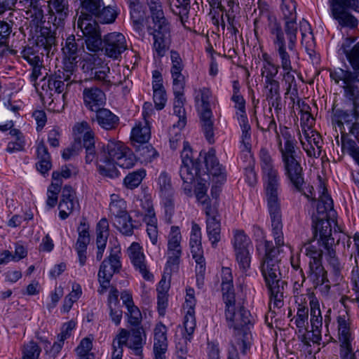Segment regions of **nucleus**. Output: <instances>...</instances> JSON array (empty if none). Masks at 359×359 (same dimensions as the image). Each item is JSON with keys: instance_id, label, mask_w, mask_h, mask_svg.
Returning a JSON list of instances; mask_svg holds the SVG:
<instances>
[{"instance_id": "1a4fd4ad", "label": "nucleus", "mask_w": 359, "mask_h": 359, "mask_svg": "<svg viewBox=\"0 0 359 359\" xmlns=\"http://www.w3.org/2000/svg\"><path fill=\"white\" fill-rule=\"evenodd\" d=\"M203 160L205 163V169H203V171L208 180L210 179L209 175H211L215 183L211 188V196L212 198L217 199L222 190L221 187L226 181L225 169L219 164L214 149H210L208 153L204 154Z\"/></svg>"}, {"instance_id": "72a5a7b5", "label": "nucleus", "mask_w": 359, "mask_h": 359, "mask_svg": "<svg viewBox=\"0 0 359 359\" xmlns=\"http://www.w3.org/2000/svg\"><path fill=\"white\" fill-rule=\"evenodd\" d=\"M203 169H205V167L200 166V172L196 173V170L191 166V164H182L180 175L184 184H191L195 178L197 179L198 177L205 175L203 171Z\"/></svg>"}, {"instance_id": "09e8293b", "label": "nucleus", "mask_w": 359, "mask_h": 359, "mask_svg": "<svg viewBox=\"0 0 359 359\" xmlns=\"http://www.w3.org/2000/svg\"><path fill=\"white\" fill-rule=\"evenodd\" d=\"M181 238L182 236L179 228L177 226H172L171 227L170 237L169 238L168 243V252L181 250Z\"/></svg>"}, {"instance_id": "ddd939ff", "label": "nucleus", "mask_w": 359, "mask_h": 359, "mask_svg": "<svg viewBox=\"0 0 359 359\" xmlns=\"http://www.w3.org/2000/svg\"><path fill=\"white\" fill-rule=\"evenodd\" d=\"M81 69L91 79L108 83L110 69L104 60L96 54H88L82 60Z\"/></svg>"}, {"instance_id": "0e129e2a", "label": "nucleus", "mask_w": 359, "mask_h": 359, "mask_svg": "<svg viewBox=\"0 0 359 359\" xmlns=\"http://www.w3.org/2000/svg\"><path fill=\"white\" fill-rule=\"evenodd\" d=\"M128 322L133 326H137L142 321V314L140 309L135 305H132L127 308Z\"/></svg>"}, {"instance_id": "a878e982", "label": "nucleus", "mask_w": 359, "mask_h": 359, "mask_svg": "<svg viewBox=\"0 0 359 359\" xmlns=\"http://www.w3.org/2000/svg\"><path fill=\"white\" fill-rule=\"evenodd\" d=\"M129 345L128 348L133 349L135 354L138 356L142 355V348L146 342V334L142 326H135L128 331Z\"/></svg>"}, {"instance_id": "864d4df0", "label": "nucleus", "mask_w": 359, "mask_h": 359, "mask_svg": "<svg viewBox=\"0 0 359 359\" xmlns=\"http://www.w3.org/2000/svg\"><path fill=\"white\" fill-rule=\"evenodd\" d=\"M81 294V288L79 285L73 287V290L71 293H69L67 296L65 297L63 304V311L64 312H68L71 308L74 302H75Z\"/></svg>"}, {"instance_id": "603ef678", "label": "nucleus", "mask_w": 359, "mask_h": 359, "mask_svg": "<svg viewBox=\"0 0 359 359\" xmlns=\"http://www.w3.org/2000/svg\"><path fill=\"white\" fill-rule=\"evenodd\" d=\"M184 326L187 333V337L185 338V342H187V341L191 340L196 327L194 310L187 311V315L184 317Z\"/></svg>"}, {"instance_id": "39448f33", "label": "nucleus", "mask_w": 359, "mask_h": 359, "mask_svg": "<svg viewBox=\"0 0 359 359\" xmlns=\"http://www.w3.org/2000/svg\"><path fill=\"white\" fill-rule=\"evenodd\" d=\"M128 147L121 142L111 140L106 145H102L97 155V166L100 175L109 178H115L119 172L115 163L124 154Z\"/></svg>"}, {"instance_id": "b1692460", "label": "nucleus", "mask_w": 359, "mask_h": 359, "mask_svg": "<svg viewBox=\"0 0 359 359\" xmlns=\"http://www.w3.org/2000/svg\"><path fill=\"white\" fill-rule=\"evenodd\" d=\"M95 112V116H92L91 119L93 121H96L103 129L114 130L118 126L119 118L110 110L102 107Z\"/></svg>"}, {"instance_id": "6e6d98bb", "label": "nucleus", "mask_w": 359, "mask_h": 359, "mask_svg": "<svg viewBox=\"0 0 359 359\" xmlns=\"http://www.w3.org/2000/svg\"><path fill=\"white\" fill-rule=\"evenodd\" d=\"M344 96L348 100H359V81H354L351 86H343Z\"/></svg>"}, {"instance_id": "37998d69", "label": "nucleus", "mask_w": 359, "mask_h": 359, "mask_svg": "<svg viewBox=\"0 0 359 359\" xmlns=\"http://www.w3.org/2000/svg\"><path fill=\"white\" fill-rule=\"evenodd\" d=\"M197 184L195 188V194L197 200L202 204H208L209 196L207 195V191L209 183H207L208 178H203L202 176L197 178Z\"/></svg>"}, {"instance_id": "58836bf2", "label": "nucleus", "mask_w": 359, "mask_h": 359, "mask_svg": "<svg viewBox=\"0 0 359 359\" xmlns=\"http://www.w3.org/2000/svg\"><path fill=\"white\" fill-rule=\"evenodd\" d=\"M130 14L134 29L136 32L142 31L144 20V11L142 4H136V6L130 7Z\"/></svg>"}, {"instance_id": "f8f14e48", "label": "nucleus", "mask_w": 359, "mask_h": 359, "mask_svg": "<svg viewBox=\"0 0 359 359\" xmlns=\"http://www.w3.org/2000/svg\"><path fill=\"white\" fill-rule=\"evenodd\" d=\"M119 253V250L111 249L110 255L102 262L100 266L98 281L100 288L97 292L100 294L107 291L114 274L120 272L122 265L118 256Z\"/></svg>"}, {"instance_id": "c9c22d12", "label": "nucleus", "mask_w": 359, "mask_h": 359, "mask_svg": "<svg viewBox=\"0 0 359 359\" xmlns=\"http://www.w3.org/2000/svg\"><path fill=\"white\" fill-rule=\"evenodd\" d=\"M151 137L150 128L147 126L140 125L133 128L131 132L130 140L133 143L142 144L147 142Z\"/></svg>"}, {"instance_id": "052dcab7", "label": "nucleus", "mask_w": 359, "mask_h": 359, "mask_svg": "<svg viewBox=\"0 0 359 359\" xmlns=\"http://www.w3.org/2000/svg\"><path fill=\"white\" fill-rule=\"evenodd\" d=\"M222 291L225 306L235 303L236 300L233 283H222Z\"/></svg>"}, {"instance_id": "2eb2a0df", "label": "nucleus", "mask_w": 359, "mask_h": 359, "mask_svg": "<svg viewBox=\"0 0 359 359\" xmlns=\"http://www.w3.org/2000/svg\"><path fill=\"white\" fill-rule=\"evenodd\" d=\"M284 165L285 175L295 189L302 193L306 198H309L305 192L303 191L302 186L304 184L303 169L299 162L295 158H287L283 161Z\"/></svg>"}, {"instance_id": "9d476101", "label": "nucleus", "mask_w": 359, "mask_h": 359, "mask_svg": "<svg viewBox=\"0 0 359 359\" xmlns=\"http://www.w3.org/2000/svg\"><path fill=\"white\" fill-rule=\"evenodd\" d=\"M99 35L100 44L98 48L92 50L87 47L88 51L93 53L100 50L104 51L107 56L118 60L121 57V54L128 48L126 37L120 32L109 33L102 38L101 32L99 29Z\"/></svg>"}, {"instance_id": "a211bd4d", "label": "nucleus", "mask_w": 359, "mask_h": 359, "mask_svg": "<svg viewBox=\"0 0 359 359\" xmlns=\"http://www.w3.org/2000/svg\"><path fill=\"white\" fill-rule=\"evenodd\" d=\"M208 90L203 88L201 90V107L202 111L201 113V121L202 122V128L205 137L210 144L215 142L214 131H213V122L211 120L212 111L210 108V103L208 101Z\"/></svg>"}, {"instance_id": "2f4dec72", "label": "nucleus", "mask_w": 359, "mask_h": 359, "mask_svg": "<svg viewBox=\"0 0 359 359\" xmlns=\"http://www.w3.org/2000/svg\"><path fill=\"white\" fill-rule=\"evenodd\" d=\"M206 223L209 240L211 241L212 247L215 248L221 238L219 220L216 218V216L213 215L207 219Z\"/></svg>"}, {"instance_id": "7c9ffc66", "label": "nucleus", "mask_w": 359, "mask_h": 359, "mask_svg": "<svg viewBox=\"0 0 359 359\" xmlns=\"http://www.w3.org/2000/svg\"><path fill=\"white\" fill-rule=\"evenodd\" d=\"M75 191L70 185H65L62 189L61 199L58 205V208H65V205L67 203H70V206L67 207V210L70 212L79 208V202L74 201Z\"/></svg>"}, {"instance_id": "4c0bfd02", "label": "nucleus", "mask_w": 359, "mask_h": 359, "mask_svg": "<svg viewBox=\"0 0 359 359\" xmlns=\"http://www.w3.org/2000/svg\"><path fill=\"white\" fill-rule=\"evenodd\" d=\"M36 47H25L21 52L22 57L25 59L32 67L36 65H41L43 62L42 55L39 52L40 49L36 50Z\"/></svg>"}, {"instance_id": "bb28decb", "label": "nucleus", "mask_w": 359, "mask_h": 359, "mask_svg": "<svg viewBox=\"0 0 359 359\" xmlns=\"http://www.w3.org/2000/svg\"><path fill=\"white\" fill-rule=\"evenodd\" d=\"M282 277L266 282V285L269 291L270 299L273 301L274 306L280 308L283 304V292L287 283L283 280Z\"/></svg>"}, {"instance_id": "9b49d317", "label": "nucleus", "mask_w": 359, "mask_h": 359, "mask_svg": "<svg viewBox=\"0 0 359 359\" xmlns=\"http://www.w3.org/2000/svg\"><path fill=\"white\" fill-rule=\"evenodd\" d=\"M264 248L265 255L261 263V272L265 283H269L281 277L279 266L280 259L278 257L280 250L278 247H274L271 242L267 241L264 243Z\"/></svg>"}, {"instance_id": "4468645a", "label": "nucleus", "mask_w": 359, "mask_h": 359, "mask_svg": "<svg viewBox=\"0 0 359 359\" xmlns=\"http://www.w3.org/2000/svg\"><path fill=\"white\" fill-rule=\"evenodd\" d=\"M233 247L239 268L243 271H247L250 267L251 256L250 249L252 248V246L249 238L243 231H236Z\"/></svg>"}, {"instance_id": "774afa93", "label": "nucleus", "mask_w": 359, "mask_h": 359, "mask_svg": "<svg viewBox=\"0 0 359 359\" xmlns=\"http://www.w3.org/2000/svg\"><path fill=\"white\" fill-rule=\"evenodd\" d=\"M81 149V140H75L74 142L72 144L70 147H68L63 151L62 156L65 161H67L70 159L72 156L77 155Z\"/></svg>"}, {"instance_id": "aec40b11", "label": "nucleus", "mask_w": 359, "mask_h": 359, "mask_svg": "<svg viewBox=\"0 0 359 359\" xmlns=\"http://www.w3.org/2000/svg\"><path fill=\"white\" fill-rule=\"evenodd\" d=\"M167 327L161 322L156 324L154 330V359H166L168 350Z\"/></svg>"}, {"instance_id": "c756f323", "label": "nucleus", "mask_w": 359, "mask_h": 359, "mask_svg": "<svg viewBox=\"0 0 359 359\" xmlns=\"http://www.w3.org/2000/svg\"><path fill=\"white\" fill-rule=\"evenodd\" d=\"M133 147L136 154L142 161L151 162L158 156L157 151L151 144H148V142L142 144L133 143Z\"/></svg>"}, {"instance_id": "20e7f679", "label": "nucleus", "mask_w": 359, "mask_h": 359, "mask_svg": "<svg viewBox=\"0 0 359 359\" xmlns=\"http://www.w3.org/2000/svg\"><path fill=\"white\" fill-rule=\"evenodd\" d=\"M80 15L78 18L77 26L82 34L86 36L87 47L92 50L98 48L100 44L99 37V25L93 20L97 12L103 6V0H79Z\"/></svg>"}, {"instance_id": "412c9836", "label": "nucleus", "mask_w": 359, "mask_h": 359, "mask_svg": "<svg viewBox=\"0 0 359 359\" xmlns=\"http://www.w3.org/2000/svg\"><path fill=\"white\" fill-rule=\"evenodd\" d=\"M322 194L318 202L316 207V213L312 215V222L322 221L323 219H330L333 216L334 211L333 209V201L327 194L326 187H322Z\"/></svg>"}, {"instance_id": "423d86ee", "label": "nucleus", "mask_w": 359, "mask_h": 359, "mask_svg": "<svg viewBox=\"0 0 359 359\" xmlns=\"http://www.w3.org/2000/svg\"><path fill=\"white\" fill-rule=\"evenodd\" d=\"M331 17L341 28L355 29L359 20L351 11L359 13V0H328Z\"/></svg>"}, {"instance_id": "49530a36", "label": "nucleus", "mask_w": 359, "mask_h": 359, "mask_svg": "<svg viewBox=\"0 0 359 359\" xmlns=\"http://www.w3.org/2000/svg\"><path fill=\"white\" fill-rule=\"evenodd\" d=\"M39 1L40 0H26L28 7L32 9V17H34L33 21L37 26L44 23V21H43V11L39 5Z\"/></svg>"}, {"instance_id": "f704fd0d", "label": "nucleus", "mask_w": 359, "mask_h": 359, "mask_svg": "<svg viewBox=\"0 0 359 359\" xmlns=\"http://www.w3.org/2000/svg\"><path fill=\"white\" fill-rule=\"evenodd\" d=\"M118 16V12L114 7L111 6H103L97 12L94 17L97 22H99L102 24H111L113 23Z\"/></svg>"}, {"instance_id": "6ab92c4d", "label": "nucleus", "mask_w": 359, "mask_h": 359, "mask_svg": "<svg viewBox=\"0 0 359 359\" xmlns=\"http://www.w3.org/2000/svg\"><path fill=\"white\" fill-rule=\"evenodd\" d=\"M86 41V36L83 34L82 37L80 36L76 37L74 34L68 36L62 48L63 57L71 60H80V57L84 52V44L87 46Z\"/></svg>"}, {"instance_id": "dca6fc26", "label": "nucleus", "mask_w": 359, "mask_h": 359, "mask_svg": "<svg viewBox=\"0 0 359 359\" xmlns=\"http://www.w3.org/2000/svg\"><path fill=\"white\" fill-rule=\"evenodd\" d=\"M48 7V23L55 28H63L69 12L68 0H49Z\"/></svg>"}, {"instance_id": "bf43d9fd", "label": "nucleus", "mask_w": 359, "mask_h": 359, "mask_svg": "<svg viewBox=\"0 0 359 359\" xmlns=\"http://www.w3.org/2000/svg\"><path fill=\"white\" fill-rule=\"evenodd\" d=\"M61 76L51 75L48 79V87L50 90H55L58 94L62 93L65 88L64 81H61Z\"/></svg>"}, {"instance_id": "a18cd8bd", "label": "nucleus", "mask_w": 359, "mask_h": 359, "mask_svg": "<svg viewBox=\"0 0 359 359\" xmlns=\"http://www.w3.org/2000/svg\"><path fill=\"white\" fill-rule=\"evenodd\" d=\"M116 198H118L117 196L111 195V201L109 204V211L114 216V219L121 217L125 214H128L126 211V201Z\"/></svg>"}, {"instance_id": "393cba45", "label": "nucleus", "mask_w": 359, "mask_h": 359, "mask_svg": "<svg viewBox=\"0 0 359 359\" xmlns=\"http://www.w3.org/2000/svg\"><path fill=\"white\" fill-rule=\"evenodd\" d=\"M311 226L313 239H316L319 234V239L318 241L320 245L326 243L327 241L334 243V238L332 236L330 219H323L320 222H312Z\"/></svg>"}, {"instance_id": "ea45409f", "label": "nucleus", "mask_w": 359, "mask_h": 359, "mask_svg": "<svg viewBox=\"0 0 359 359\" xmlns=\"http://www.w3.org/2000/svg\"><path fill=\"white\" fill-rule=\"evenodd\" d=\"M278 145L280 152L281 154L282 160L285 161L287 158L291 159V158H297V140L291 141L287 142H285L284 147L282 145V141L280 140V135H278Z\"/></svg>"}, {"instance_id": "4be33fe9", "label": "nucleus", "mask_w": 359, "mask_h": 359, "mask_svg": "<svg viewBox=\"0 0 359 359\" xmlns=\"http://www.w3.org/2000/svg\"><path fill=\"white\" fill-rule=\"evenodd\" d=\"M83 96L86 107L93 111L102 108L105 104V94L97 87L84 88Z\"/></svg>"}, {"instance_id": "e433bc0d", "label": "nucleus", "mask_w": 359, "mask_h": 359, "mask_svg": "<svg viewBox=\"0 0 359 359\" xmlns=\"http://www.w3.org/2000/svg\"><path fill=\"white\" fill-rule=\"evenodd\" d=\"M114 225L125 236H131L133 233L134 226L129 214H125L121 217L114 219Z\"/></svg>"}, {"instance_id": "f3484780", "label": "nucleus", "mask_w": 359, "mask_h": 359, "mask_svg": "<svg viewBox=\"0 0 359 359\" xmlns=\"http://www.w3.org/2000/svg\"><path fill=\"white\" fill-rule=\"evenodd\" d=\"M53 27L41 26L40 34L36 39V48L41 50V55H53L57 46L56 30Z\"/></svg>"}, {"instance_id": "0eeeda50", "label": "nucleus", "mask_w": 359, "mask_h": 359, "mask_svg": "<svg viewBox=\"0 0 359 359\" xmlns=\"http://www.w3.org/2000/svg\"><path fill=\"white\" fill-rule=\"evenodd\" d=\"M148 32L153 36V48L156 55L162 57L169 50L171 43L170 23L164 17L160 19L151 20V23L147 27Z\"/></svg>"}, {"instance_id": "7ed1b4c3", "label": "nucleus", "mask_w": 359, "mask_h": 359, "mask_svg": "<svg viewBox=\"0 0 359 359\" xmlns=\"http://www.w3.org/2000/svg\"><path fill=\"white\" fill-rule=\"evenodd\" d=\"M268 19L269 21V29L272 36L273 43L280 58L281 67L285 71L283 80L285 81L286 84H287L285 94L287 95L291 92V94L293 95H297V85L294 75L292 74V72H296V70H293L291 65L290 54L286 50L287 45H286L281 25L273 16H269Z\"/></svg>"}, {"instance_id": "5701e85b", "label": "nucleus", "mask_w": 359, "mask_h": 359, "mask_svg": "<svg viewBox=\"0 0 359 359\" xmlns=\"http://www.w3.org/2000/svg\"><path fill=\"white\" fill-rule=\"evenodd\" d=\"M141 250L142 248L139 243H133L128 248L129 257L135 268L139 270L145 280H149L153 278V275L147 269L144 255Z\"/></svg>"}, {"instance_id": "8fccbe9b", "label": "nucleus", "mask_w": 359, "mask_h": 359, "mask_svg": "<svg viewBox=\"0 0 359 359\" xmlns=\"http://www.w3.org/2000/svg\"><path fill=\"white\" fill-rule=\"evenodd\" d=\"M136 161V156L131 149L128 148L124 154L116 161L115 165H117L121 168L129 169L135 165Z\"/></svg>"}, {"instance_id": "de8ad7c7", "label": "nucleus", "mask_w": 359, "mask_h": 359, "mask_svg": "<svg viewBox=\"0 0 359 359\" xmlns=\"http://www.w3.org/2000/svg\"><path fill=\"white\" fill-rule=\"evenodd\" d=\"M158 184L159 186L161 196L174 194L170 177L165 172H162L160 174L158 178Z\"/></svg>"}, {"instance_id": "3c124183", "label": "nucleus", "mask_w": 359, "mask_h": 359, "mask_svg": "<svg viewBox=\"0 0 359 359\" xmlns=\"http://www.w3.org/2000/svg\"><path fill=\"white\" fill-rule=\"evenodd\" d=\"M63 79L64 81L70 79L71 76L78 69V62L79 60L69 59L68 57H63Z\"/></svg>"}, {"instance_id": "f03ea898", "label": "nucleus", "mask_w": 359, "mask_h": 359, "mask_svg": "<svg viewBox=\"0 0 359 359\" xmlns=\"http://www.w3.org/2000/svg\"><path fill=\"white\" fill-rule=\"evenodd\" d=\"M225 318L228 327L234 330L241 353L245 355L250 348V329L253 325L250 311L243 306L236 307L235 303H231L225 306Z\"/></svg>"}, {"instance_id": "5fc2aeb1", "label": "nucleus", "mask_w": 359, "mask_h": 359, "mask_svg": "<svg viewBox=\"0 0 359 359\" xmlns=\"http://www.w3.org/2000/svg\"><path fill=\"white\" fill-rule=\"evenodd\" d=\"M41 348L36 343L30 341L25 346L22 359H36L39 356Z\"/></svg>"}, {"instance_id": "473e14b6", "label": "nucleus", "mask_w": 359, "mask_h": 359, "mask_svg": "<svg viewBox=\"0 0 359 359\" xmlns=\"http://www.w3.org/2000/svg\"><path fill=\"white\" fill-rule=\"evenodd\" d=\"M354 41L355 39L346 38V41L341 46V50L345 54L350 65H355L359 62V41L351 48V44Z\"/></svg>"}, {"instance_id": "79ce46f5", "label": "nucleus", "mask_w": 359, "mask_h": 359, "mask_svg": "<svg viewBox=\"0 0 359 359\" xmlns=\"http://www.w3.org/2000/svg\"><path fill=\"white\" fill-rule=\"evenodd\" d=\"M311 325L313 332H320L319 328L322 327L323 318L318 301H311Z\"/></svg>"}, {"instance_id": "c03bdc74", "label": "nucleus", "mask_w": 359, "mask_h": 359, "mask_svg": "<svg viewBox=\"0 0 359 359\" xmlns=\"http://www.w3.org/2000/svg\"><path fill=\"white\" fill-rule=\"evenodd\" d=\"M146 175V171L144 169H140L137 171L130 172L124 178L123 183L125 186L130 189L137 187Z\"/></svg>"}, {"instance_id": "f257e3e1", "label": "nucleus", "mask_w": 359, "mask_h": 359, "mask_svg": "<svg viewBox=\"0 0 359 359\" xmlns=\"http://www.w3.org/2000/svg\"><path fill=\"white\" fill-rule=\"evenodd\" d=\"M259 156L263 177L265 180L264 192L272 232L276 245L282 246L284 242L280 199L278 196L280 182L278 171L274 168L272 158L266 148L260 149Z\"/></svg>"}, {"instance_id": "c85d7f7f", "label": "nucleus", "mask_w": 359, "mask_h": 359, "mask_svg": "<svg viewBox=\"0 0 359 359\" xmlns=\"http://www.w3.org/2000/svg\"><path fill=\"white\" fill-rule=\"evenodd\" d=\"M86 150V163H90L94 160L97 161V155L95 147L94 135L92 132H86L81 140V148Z\"/></svg>"}, {"instance_id": "338daca9", "label": "nucleus", "mask_w": 359, "mask_h": 359, "mask_svg": "<svg viewBox=\"0 0 359 359\" xmlns=\"http://www.w3.org/2000/svg\"><path fill=\"white\" fill-rule=\"evenodd\" d=\"M170 57L172 61L171 74L182 72L184 69V65L180 54L175 50H171Z\"/></svg>"}, {"instance_id": "13d9d810", "label": "nucleus", "mask_w": 359, "mask_h": 359, "mask_svg": "<svg viewBox=\"0 0 359 359\" xmlns=\"http://www.w3.org/2000/svg\"><path fill=\"white\" fill-rule=\"evenodd\" d=\"M342 148L346 149L359 165V147L356 142L351 139H348L346 141L342 140Z\"/></svg>"}, {"instance_id": "e2e57ef3", "label": "nucleus", "mask_w": 359, "mask_h": 359, "mask_svg": "<svg viewBox=\"0 0 359 359\" xmlns=\"http://www.w3.org/2000/svg\"><path fill=\"white\" fill-rule=\"evenodd\" d=\"M11 22V24L4 20H0V46H4L7 43L8 39L12 32L13 22Z\"/></svg>"}, {"instance_id": "4d7b16f0", "label": "nucleus", "mask_w": 359, "mask_h": 359, "mask_svg": "<svg viewBox=\"0 0 359 359\" xmlns=\"http://www.w3.org/2000/svg\"><path fill=\"white\" fill-rule=\"evenodd\" d=\"M348 72H350V70H344L340 69L339 72H330V78L334 80L337 84H338L340 81H342L344 84V86H351L352 83L354 82V80L348 79Z\"/></svg>"}, {"instance_id": "69168bd1", "label": "nucleus", "mask_w": 359, "mask_h": 359, "mask_svg": "<svg viewBox=\"0 0 359 359\" xmlns=\"http://www.w3.org/2000/svg\"><path fill=\"white\" fill-rule=\"evenodd\" d=\"M92 347V340L88 337H86L81 341L76 351L79 356L94 355L93 353H90Z\"/></svg>"}, {"instance_id": "6e6552de", "label": "nucleus", "mask_w": 359, "mask_h": 359, "mask_svg": "<svg viewBox=\"0 0 359 359\" xmlns=\"http://www.w3.org/2000/svg\"><path fill=\"white\" fill-rule=\"evenodd\" d=\"M297 3L292 0H283L281 10L283 15L284 25L281 26L284 32L287 48L290 52L294 50L297 43Z\"/></svg>"}, {"instance_id": "cd10ccee", "label": "nucleus", "mask_w": 359, "mask_h": 359, "mask_svg": "<svg viewBox=\"0 0 359 359\" xmlns=\"http://www.w3.org/2000/svg\"><path fill=\"white\" fill-rule=\"evenodd\" d=\"M309 277L316 285H323L328 283L327 272L322 264V260L314 259L310 260L309 263Z\"/></svg>"}, {"instance_id": "680f3d73", "label": "nucleus", "mask_w": 359, "mask_h": 359, "mask_svg": "<svg viewBox=\"0 0 359 359\" xmlns=\"http://www.w3.org/2000/svg\"><path fill=\"white\" fill-rule=\"evenodd\" d=\"M171 74L172 78L173 79V93H177L178 95H180L182 93H184V89L185 86V78L182 74V72L173 73Z\"/></svg>"}, {"instance_id": "a19ab883", "label": "nucleus", "mask_w": 359, "mask_h": 359, "mask_svg": "<svg viewBox=\"0 0 359 359\" xmlns=\"http://www.w3.org/2000/svg\"><path fill=\"white\" fill-rule=\"evenodd\" d=\"M182 164H191L194 170L200 172V166L203 165V163L198 158L195 160L193 159V151L187 142H184V149L181 153Z\"/></svg>"}]
</instances>
